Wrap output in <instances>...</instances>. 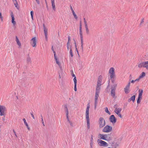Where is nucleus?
Returning a JSON list of instances; mask_svg holds the SVG:
<instances>
[{
    "label": "nucleus",
    "instance_id": "obj_44",
    "mask_svg": "<svg viewBox=\"0 0 148 148\" xmlns=\"http://www.w3.org/2000/svg\"><path fill=\"white\" fill-rule=\"evenodd\" d=\"M76 87H77V84H74V90L75 91H76L77 90Z\"/></svg>",
    "mask_w": 148,
    "mask_h": 148
},
{
    "label": "nucleus",
    "instance_id": "obj_37",
    "mask_svg": "<svg viewBox=\"0 0 148 148\" xmlns=\"http://www.w3.org/2000/svg\"><path fill=\"white\" fill-rule=\"evenodd\" d=\"M119 146V144L117 143H116L114 145V148H117V147Z\"/></svg>",
    "mask_w": 148,
    "mask_h": 148
},
{
    "label": "nucleus",
    "instance_id": "obj_22",
    "mask_svg": "<svg viewBox=\"0 0 148 148\" xmlns=\"http://www.w3.org/2000/svg\"><path fill=\"white\" fill-rule=\"evenodd\" d=\"M16 41L17 42V44L19 45V46H20L21 45V43L20 42L17 36L16 37Z\"/></svg>",
    "mask_w": 148,
    "mask_h": 148
},
{
    "label": "nucleus",
    "instance_id": "obj_42",
    "mask_svg": "<svg viewBox=\"0 0 148 148\" xmlns=\"http://www.w3.org/2000/svg\"><path fill=\"white\" fill-rule=\"evenodd\" d=\"M81 42V45H83V37L80 38Z\"/></svg>",
    "mask_w": 148,
    "mask_h": 148
},
{
    "label": "nucleus",
    "instance_id": "obj_64",
    "mask_svg": "<svg viewBox=\"0 0 148 148\" xmlns=\"http://www.w3.org/2000/svg\"><path fill=\"white\" fill-rule=\"evenodd\" d=\"M85 25H87L86 21H84Z\"/></svg>",
    "mask_w": 148,
    "mask_h": 148
},
{
    "label": "nucleus",
    "instance_id": "obj_5",
    "mask_svg": "<svg viewBox=\"0 0 148 148\" xmlns=\"http://www.w3.org/2000/svg\"><path fill=\"white\" fill-rule=\"evenodd\" d=\"M6 108L4 106L0 105V115L2 116L5 114L4 112L6 111Z\"/></svg>",
    "mask_w": 148,
    "mask_h": 148
},
{
    "label": "nucleus",
    "instance_id": "obj_41",
    "mask_svg": "<svg viewBox=\"0 0 148 148\" xmlns=\"http://www.w3.org/2000/svg\"><path fill=\"white\" fill-rule=\"evenodd\" d=\"M97 101H95V109H96L97 107Z\"/></svg>",
    "mask_w": 148,
    "mask_h": 148
},
{
    "label": "nucleus",
    "instance_id": "obj_40",
    "mask_svg": "<svg viewBox=\"0 0 148 148\" xmlns=\"http://www.w3.org/2000/svg\"><path fill=\"white\" fill-rule=\"evenodd\" d=\"M71 75L73 77H75V75L73 73V70H71Z\"/></svg>",
    "mask_w": 148,
    "mask_h": 148
},
{
    "label": "nucleus",
    "instance_id": "obj_57",
    "mask_svg": "<svg viewBox=\"0 0 148 148\" xmlns=\"http://www.w3.org/2000/svg\"><path fill=\"white\" fill-rule=\"evenodd\" d=\"M64 107L65 108V111H66L67 110H68V108H67V106L66 105H64Z\"/></svg>",
    "mask_w": 148,
    "mask_h": 148
},
{
    "label": "nucleus",
    "instance_id": "obj_53",
    "mask_svg": "<svg viewBox=\"0 0 148 148\" xmlns=\"http://www.w3.org/2000/svg\"><path fill=\"white\" fill-rule=\"evenodd\" d=\"M111 138L110 137H109L108 138H107V141H109L110 140H111Z\"/></svg>",
    "mask_w": 148,
    "mask_h": 148
},
{
    "label": "nucleus",
    "instance_id": "obj_16",
    "mask_svg": "<svg viewBox=\"0 0 148 148\" xmlns=\"http://www.w3.org/2000/svg\"><path fill=\"white\" fill-rule=\"evenodd\" d=\"M100 85H97L96 88V92H98L99 93L101 89V88L100 87Z\"/></svg>",
    "mask_w": 148,
    "mask_h": 148
},
{
    "label": "nucleus",
    "instance_id": "obj_28",
    "mask_svg": "<svg viewBox=\"0 0 148 148\" xmlns=\"http://www.w3.org/2000/svg\"><path fill=\"white\" fill-rule=\"evenodd\" d=\"M117 87V84H114L112 87V89H113V90H115L116 88Z\"/></svg>",
    "mask_w": 148,
    "mask_h": 148
},
{
    "label": "nucleus",
    "instance_id": "obj_25",
    "mask_svg": "<svg viewBox=\"0 0 148 148\" xmlns=\"http://www.w3.org/2000/svg\"><path fill=\"white\" fill-rule=\"evenodd\" d=\"M71 47H72L71 46L70 47V50L69 53H70V54L71 55V57H73V53L72 52V50Z\"/></svg>",
    "mask_w": 148,
    "mask_h": 148
},
{
    "label": "nucleus",
    "instance_id": "obj_13",
    "mask_svg": "<svg viewBox=\"0 0 148 148\" xmlns=\"http://www.w3.org/2000/svg\"><path fill=\"white\" fill-rule=\"evenodd\" d=\"M86 122L87 123V128L89 129L90 128V120L89 119V116H86Z\"/></svg>",
    "mask_w": 148,
    "mask_h": 148
},
{
    "label": "nucleus",
    "instance_id": "obj_55",
    "mask_svg": "<svg viewBox=\"0 0 148 148\" xmlns=\"http://www.w3.org/2000/svg\"><path fill=\"white\" fill-rule=\"evenodd\" d=\"M38 4H39L40 3V1L39 0H35Z\"/></svg>",
    "mask_w": 148,
    "mask_h": 148
},
{
    "label": "nucleus",
    "instance_id": "obj_56",
    "mask_svg": "<svg viewBox=\"0 0 148 148\" xmlns=\"http://www.w3.org/2000/svg\"><path fill=\"white\" fill-rule=\"evenodd\" d=\"M140 78H139V77H138V78H137V79H135V82H136V81H139L140 80Z\"/></svg>",
    "mask_w": 148,
    "mask_h": 148
},
{
    "label": "nucleus",
    "instance_id": "obj_24",
    "mask_svg": "<svg viewBox=\"0 0 148 148\" xmlns=\"http://www.w3.org/2000/svg\"><path fill=\"white\" fill-rule=\"evenodd\" d=\"M136 98V95H134L132 96L130 98V100L132 101L133 102H134L135 101V99Z\"/></svg>",
    "mask_w": 148,
    "mask_h": 148
},
{
    "label": "nucleus",
    "instance_id": "obj_8",
    "mask_svg": "<svg viewBox=\"0 0 148 148\" xmlns=\"http://www.w3.org/2000/svg\"><path fill=\"white\" fill-rule=\"evenodd\" d=\"M30 43L32 46L34 47H35L36 46V37H34L32 38L30 40Z\"/></svg>",
    "mask_w": 148,
    "mask_h": 148
},
{
    "label": "nucleus",
    "instance_id": "obj_7",
    "mask_svg": "<svg viewBox=\"0 0 148 148\" xmlns=\"http://www.w3.org/2000/svg\"><path fill=\"white\" fill-rule=\"evenodd\" d=\"M130 85V82H129L127 84L126 86L124 88V91L125 93L126 94H127L129 93L130 92V90H129Z\"/></svg>",
    "mask_w": 148,
    "mask_h": 148
},
{
    "label": "nucleus",
    "instance_id": "obj_4",
    "mask_svg": "<svg viewBox=\"0 0 148 148\" xmlns=\"http://www.w3.org/2000/svg\"><path fill=\"white\" fill-rule=\"evenodd\" d=\"M112 130V127L109 125H106L103 129V132L108 133L111 132Z\"/></svg>",
    "mask_w": 148,
    "mask_h": 148
},
{
    "label": "nucleus",
    "instance_id": "obj_34",
    "mask_svg": "<svg viewBox=\"0 0 148 148\" xmlns=\"http://www.w3.org/2000/svg\"><path fill=\"white\" fill-rule=\"evenodd\" d=\"M79 30V34L80 35V38H82L83 35H82V30Z\"/></svg>",
    "mask_w": 148,
    "mask_h": 148
},
{
    "label": "nucleus",
    "instance_id": "obj_9",
    "mask_svg": "<svg viewBox=\"0 0 148 148\" xmlns=\"http://www.w3.org/2000/svg\"><path fill=\"white\" fill-rule=\"evenodd\" d=\"M110 122L112 123H115L116 121V119L114 115H111L109 118Z\"/></svg>",
    "mask_w": 148,
    "mask_h": 148
},
{
    "label": "nucleus",
    "instance_id": "obj_3",
    "mask_svg": "<svg viewBox=\"0 0 148 148\" xmlns=\"http://www.w3.org/2000/svg\"><path fill=\"white\" fill-rule=\"evenodd\" d=\"M99 124L100 128H102L105 125V121L103 117H100L99 121Z\"/></svg>",
    "mask_w": 148,
    "mask_h": 148
},
{
    "label": "nucleus",
    "instance_id": "obj_30",
    "mask_svg": "<svg viewBox=\"0 0 148 148\" xmlns=\"http://www.w3.org/2000/svg\"><path fill=\"white\" fill-rule=\"evenodd\" d=\"M105 112L108 113L110 115L111 114L110 112L109 111L108 108L107 107H106L105 108Z\"/></svg>",
    "mask_w": 148,
    "mask_h": 148
},
{
    "label": "nucleus",
    "instance_id": "obj_46",
    "mask_svg": "<svg viewBox=\"0 0 148 148\" xmlns=\"http://www.w3.org/2000/svg\"><path fill=\"white\" fill-rule=\"evenodd\" d=\"M110 134H105V135H104V137H105V138H108V136H110Z\"/></svg>",
    "mask_w": 148,
    "mask_h": 148
},
{
    "label": "nucleus",
    "instance_id": "obj_12",
    "mask_svg": "<svg viewBox=\"0 0 148 148\" xmlns=\"http://www.w3.org/2000/svg\"><path fill=\"white\" fill-rule=\"evenodd\" d=\"M102 77L101 75H99L98 78L97 82V85H101V83L102 80Z\"/></svg>",
    "mask_w": 148,
    "mask_h": 148
},
{
    "label": "nucleus",
    "instance_id": "obj_47",
    "mask_svg": "<svg viewBox=\"0 0 148 148\" xmlns=\"http://www.w3.org/2000/svg\"><path fill=\"white\" fill-rule=\"evenodd\" d=\"M30 114H31V115H32V117L34 119H35V118H34V115L33 113L32 112H31Z\"/></svg>",
    "mask_w": 148,
    "mask_h": 148
},
{
    "label": "nucleus",
    "instance_id": "obj_60",
    "mask_svg": "<svg viewBox=\"0 0 148 148\" xmlns=\"http://www.w3.org/2000/svg\"><path fill=\"white\" fill-rule=\"evenodd\" d=\"M130 82V83L131 82L132 83L134 84V82H135V80H132Z\"/></svg>",
    "mask_w": 148,
    "mask_h": 148
},
{
    "label": "nucleus",
    "instance_id": "obj_29",
    "mask_svg": "<svg viewBox=\"0 0 148 148\" xmlns=\"http://www.w3.org/2000/svg\"><path fill=\"white\" fill-rule=\"evenodd\" d=\"M27 63H29L31 62V59L29 56V54L28 55V56L27 57Z\"/></svg>",
    "mask_w": 148,
    "mask_h": 148
},
{
    "label": "nucleus",
    "instance_id": "obj_63",
    "mask_svg": "<svg viewBox=\"0 0 148 148\" xmlns=\"http://www.w3.org/2000/svg\"><path fill=\"white\" fill-rule=\"evenodd\" d=\"M70 45V42H68L67 43V46H69Z\"/></svg>",
    "mask_w": 148,
    "mask_h": 148
},
{
    "label": "nucleus",
    "instance_id": "obj_32",
    "mask_svg": "<svg viewBox=\"0 0 148 148\" xmlns=\"http://www.w3.org/2000/svg\"><path fill=\"white\" fill-rule=\"evenodd\" d=\"M72 13H73V15L74 16L75 18V19H77V17L76 14L75 13V12L73 11L72 12Z\"/></svg>",
    "mask_w": 148,
    "mask_h": 148
},
{
    "label": "nucleus",
    "instance_id": "obj_39",
    "mask_svg": "<svg viewBox=\"0 0 148 148\" xmlns=\"http://www.w3.org/2000/svg\"><path fill=\"white\" fill-rule=\"evenodd\" d=\"M82 22H81V21H80V23H79V30H82Z\"/></svg>",
    "mask_w": 148,
    "mask_h": 148
},
{
    "label": "nucleus",
    "instance_id": "obj_33",
    "mask_svg": "<svg viewBox=\"0 0 148 148\" xmlns=\"http://www.w3.org/2000/svg\"><path fill=\"white\" fill-rule=\"evenodd\" d=\"M14 3V5H15V6L16 8L18 9V10L19 8V7L18 6V3L17 2Z\"/></svg>",
    "mask_w": 148,
    "mask_h": 148
},
{
    "label": "nucleus",
    "instance_id": "obj_27",
    "mask_svg": "<svg viewBox=\"0 0 148 148\" xmlns=\"http://www.w3.org/2000/svg\"><path fill=\"white\" fill-rule=\"evenodd\" d=\"M142 99V97H138V98L137 99V103L138 104H139L140 103Z\"/></svg>",
    "mask_w": 148,
    "mask_h": 148
},
{
    "label": "nucleus",
    "instance_id": "obj_18",
    "mask_svg": "<svg viewBox=\"0 0 148 148\" xmlns=\"http://www.w3.org/2000/svg\"><path fill=\"white\" fill-rule=\"evenodd\" d=\"M52 7L53 10H56L55 5L54 2V0H51Z\"/></svg>",
    "mask_w": 148,
    "mask_h": 148
},
{
    "label": "nucleus",
    "instance_id": "obj_11",
    "mask_svg": "<svg viewBox=\"0 0 148 148\" xmlns=\"http://www.w3.org/2000/svg\"><path fill=\"white\" fill-rule=\"evenodd\" d=\"M10 14L12 17V23H13V25H14L16 24V22L15 21H14V18L12 11L11 12Z\"/></svg>",
    "mask_w": 148,
    "mask_h": 148
},
{
    "label": "nucleus",
    "instance_id": "obj_43",
    "mask_svg": "<svg viewBox=\"0 0 148 148\" xmlns=\"http://www.w3.org/2000/svg\"><path fill=\"white\" fill-rule=\"evenodd\" d=\"M74 44L75 45V48H76V51H77L78 55H79V53H78V51L77 49V46H76V42H75L74 43Z\"/></svg>",
    "mask_w": 148,
    "mask_h": 148
},
{
    "label": "nucleus",
    "instance_id": "obj_15",
    "mask_svg": "<svg viewBox=\"0 0 148 148\" xmlns=\"http://www.w3.org/2000/svg\"><path fill=\"white\" fill-rule=\"evenodd\" d=\"M90 108V107H88L87 106L86 110V116H89V108Z\"/></svg>",
    "mask_w": 148,
    "mask_h": 148
},
{
    "label": "nucleus",
    "instance_id": "obj_14",
    "mask_svg": "<svg viewBox=\"0 0 148 148\" xmlns=\"http://www.w3.org/2000/svg\"><path fill=\"white\" fill-rule=\"evenodd\" d=\"M115 91L113 89H112L111 92V95L115 99L116 97L115 96Z\"/></svg>",
    "mask_w": 148,
    "mask_h": 148
},
{
    "label": "nucleus",
    "instance_id": "obj_19",
    "mask_svg": "<svg viewBox=\"0 0 148 148\" xmlns=\"http://www.w3.org/2000/svg\"><path fill=\"white\" fill-rule=\"evenodd\" d=\"M23 120L24 121L25 124L27 126L28 130H30V128L29 127L25 119H23Z\"/></svg>",
    "mask_w": 148,
    "mask_h": 148
},
{
    "label": "nucleus",
    "instance_id": "obj_52",
    "mask_svg": "<svg viewBox=\"0 0 148 148\" xmlns=\"http://www.w3.org/2000/svg\"><path fill=\"white\" fill-rule=\"evenodd\" d=\"M13 132H14V135H15V136H16L17 137V136L16 135V132H15V130H13Z\"/></svg>",
    "mask_w": 148,
    "mask_h": 148
},
{
    "label": "nucleus",
    "instance_id": "obj_36",
    "mask_svg": "<svg viewBox=\"0 0 148 148\" xmlns=\"http://www.w3.org/2000/svg\"><path fill=\"white\" fill-rule=\"evenodd\" d=\"M114 112H115V113L118 115V116L120 117V118L122 117V116L120 114V112H118V113H117L116 111H114Z\"/></svg>",
    "mask_w": 148,
    "mask_h": 148
},
{
    "label": "nucleus",
    "instance_id": "obj_58",
    "mask_svg": "<svg viewBox=\"0 0 148 148\" xmlns=\"http://www.w3.org/2000/svg\"><path fill=\"white\" fill-rule=\"evenodd\" d=\"M70 37L69 36L68 37V42H70Z\"/></svg>",
    "mask_w": 148,
    "mask_h": 148
},
{
    "label": "nucleus",
    "instance_id": "obj_35",
    "mask_svg": "<svg viewBox=\"0 0 148 148\" xmlns=\"http://www.w3.org/2000/svg\"><path fill=\"white\" fill-rule=\"evenodd\" d=\"M30 14L31 16V18L32 20L33 19V14L34 12L33 11H31L30 12Z\"/></svg>",
    "mask_w": 148,
    "mask_h": 148
},
{
    "label": "nucleus",
    "instance_id": "obj_10",
    "mask_svg": "<svg viewBox=\"0 0 148 148\" xmlns=\"http://www.w3.org/2000/svg\"><path fill=\"white\" fill-rule=\"evenodd\" d=\"M43 27L44 29V34L45 38V39L46 40V41H47V29L46 28L45 26V24H43Z\"/></svg>",
    "mask_w": 148,
    "mask_h": 148
},
{
    "label": "nucleus",
    "instance_id": "obj_50",
    "mask_svg": "<svg viewBox=\"0 0 148 148\" xmlns=\"http://www.w3.org/2000/svg\"><path fill=\"white\" fill-rule=\"evenodd\" d=\"M144 19L143 18V19L142 20V21H141L140 22V25H141L142 23H143L144 22Z\"/></svg>",
    "mask_w": 148,
    "mask_h": 148
},
{
    "label": "nucleus",
    "instance_id": "obj_54",
    "mask_svg": "<svg viewBox=\"0 0 148 148\" xmlns=\"http://www.w3.org/2000/svg\"><path fill=\"white\" fill-rule=\"evenodd\" d=\"M56 63L57 64H58V65H59L60 63H59V62L58 61V59L57 60H56Z\"/></svg>",
    "mask_w": 148,
    "mask_h": 148
},
{
    "label": "nucleus",
    "instance_id": "obj_20",
    "mask_svg": "<svg viewBox=\"0 0 148 148\" xmlns=\"http://www.w3.org/2000/svg\"><path fill=\"white\" fill-rule=\"evenodd\" d=\"M99 136L100 137V139L105 140H107V139L105 138L104 137V135L99 134Z\"/></svg>",
    "mask_w": 148,
    "mask_h": 148
},
{
    "label": "nucleus",
    "instance_id": "obj_31",
    "mask_svg": "<svg viewBox=\"0 0 148 148\" xmlns=\"http://www.w3.org/2000/svg\"><path fill=\"white\" fill-rule=\"evenodd\" d=\"M122 110V109L121 108H118L117 109V110H116V111L117 113H118V112H120Z\"/></svg>",
    "mask_w": 148,
    "mask_h": 148
},
{
    "label": "nucleus",
    "instance_id": "obj_21",
    "mask_svg": "<svg viewBox=\"0 0 148 148\" xmlns=\"http://www.w3.org/2000/svg\"><path fill=\"white\" fill-rule=\"evenodd\" d=\"M99 93L98 92H96L95 95V101H97V99L99 96Z\"/></svg>",
    "mask_w": 148,
    "mask_h": 148
},
{
    "label": "nucleus",
    "instance_id": "obj_26",
    "mask_svg": "<svg viewBox=\"0 0 148 148\" xmlns=\"http://www.w3.org/2000/svg\"><path fill=\"white\" fill-rule=\"evenodd\" d=\"M85 26L86 28V32L87 34H89V30L88 28V25H85Z\"/></svg>",
    "mask_w": 148,
    "mask_h": 148
},
{
    "label": "nucleus",
    "instance_id": "obj_6",
    "mask_svg": "<svg viewBox=\"0 0 148 148\" xmlns=\"http://www.w3.org/2000/svg\"><path fill=\"white\" fill-rule=\"evenodd\" d=\"M97 142L99 145L101 146L107 147L108 146V144L106 142L101 140L98 139Z\"/></svg>",
    "mask_w": 148,
    "mask_h": 148
},
{
    "label": "nucleus",
    "instance_id": "obj_17",
    "mask_svg": "<svg viewBox=\"0 0 148 148\" xmlns=\"http://www.w3.org/2000/svg\"><path fill=\"white\" fill-rule=\"evenodd\" d=\"M143 90V89H139L138 90L139 94L138 95V97H142V95Z\"/></svg>",
    "mask_w": 148,
    "mask_h": 148
},
{
    "label": "nucleus",
    "instance_id": "obj_23",
    "mask_svg": "<svg viewBox=\"0 0 148 148\" xmlns=\"http://www.w3.org/2000/svg\"><path fill=\"white\" fill-rule=\"evenodd\" d=\"M145 76V73L144 72H143L141 74L139 75V78H142Z\"/></svg>",
    "mask_w": 148,
    "mask_h": 148
},
{
    "label": "nucleus",
    "instance_id": "obj_45",
    "mask_svg": "<svg viewBox=\"0 0 148 148\" xmlns=\"http://www.w3.org/2000/svg\"><path fill=\"white\" fill-rule=\"evenodd\" d=\"M66 117H68V114H69V112L68 110H67L66 111Z\"/></svg>",
    "mask_w": 148,
    "mask_h": 148
},
{
    "label": "nucleus",
    "instance_id": "obj_51",
    "mask_svg": "<svg viewBox=\"0 0 148 148\" xmlns=\"http://www.w3.org/2000/svg\"><path fill=\"white\" fill-rule=\"evenodd\" d=\"M83 45H81V49H82V52L83 51Z\"/></svg>",
    "mask_w": 148,
    "mask_h": 148
},
{
    "label": "nucleus",
    "instance_id": "obj_61",
    "mask_svg": "<svg viewBox=\"0 0 148 148\" xmlns=\"http://www.w3.org/2000/svg\"><path fill=\"white\" fill-rule=\"evenodd\" d=\"M69 123L71 126H73V124L71 121H69Z\"/></svg>",
    "mask_w": 148,
    "mask_h": 148
},
{
    "label": "nucleus",
    "instance_id": "obj_59",
    "mask_svg": "<svg viewBox=\"0 0 148 148\" xmlns=\"http://www.w3.org/2000/svg\"><path fill=\"white\" fill-rule=\"evenodd\" d=\"M70 8H71V9L72 11V12H73V11H74L73 10V8H72V6L71 5H70Z\"/></svg>",
    "mask_w": 148,
    "mask_h": 148
},
{
    "label": "nucleus",
    "instance_id": "obj_49",
    "mask_svg": "<svg viewBox=\"0 0 148 148\" xmlns=\"http://www.w3.org/2000/svg\"><path fill=\"white\" fill-rule=\"evenodd\" d=\"M90 142H93V138L92 135H91V138L90 139Z\"/></svg>",
    "mask_w": 148,
    "mask_h": 148
},
{
    "label": "nucleus",
    "instance_id": "obj_2",
    "mask_svg": "<svg viewBox=\"0 0 148 148\" xmlns=\"http://www.w3.org/2000/svg\"><path fill=\"white\" fill-rule=\"evenodd\" d=\"M138 67L140 68L142 67L145 68L148 70V61L143 62L138 64Z\"/></svg>",
    "mask_w": 148,
    "mask_h": 148
},
{
    "label": "nucleus",
    "instance_id": "obj_38",
    "mask_svg": "<svg viewBox=\"0 0 148 148\" xmlns=\"http://www.w3.org/2000/svg\"><path fill=\"white\" fill-rule=\"evenodd\" d=\"M74 78L73 79V81L74 82V84H77V79H76V77H74Z\"/></svg>",
    "mask_w": 148,
    "mask_h": 148
},
{
    "label": "nucleus",
    "instance_id": "obj_48",
    "mask_svg": "<svg viewBox=\"0 0 148 148\" xmlns=\"http://www.w3.org/2000/svg\"><path fill=\"white\" fill-rule=\"evenodd\" d=\"M117 105L116 104L114 106V108H115V111H116V110H117Z\"/></svg>",
    "mask_w": 148,
    "mask_h": 148
},
{
    "label": "nucleus",
    "instance_id": "obj_1",
    "mask_svg": "<svg viewBox=\"0 0 148 148\" xmlns=\"http://www.w3.org/2000/svg\"><path fill=\"white\" fill-rule=\"evenodd\" d=\"M109 73L110 75V77L111 80L113 83L114 82V78L115 77V75L114 72V69L113 67L110 68L109 70Z\"/></svg>",
    "mask_w": 148,
    "mask_h": 148
},
{
    "label": "nucleus",
    "instance_id": "obj_62",
    "mask_svg": "<svg viewBox=\"0 0 148 148\" xmlns=\"http://www.w3.org/2000/svg\"><path fill=\"white\" fill-rule=\"evenodd\" d=\"M41 121H42V122H43L44 121H43V117H42V115H41Z\"/></svg>",
    "mask_w": 148,
    "mask_h": 148
}]
</instances>
